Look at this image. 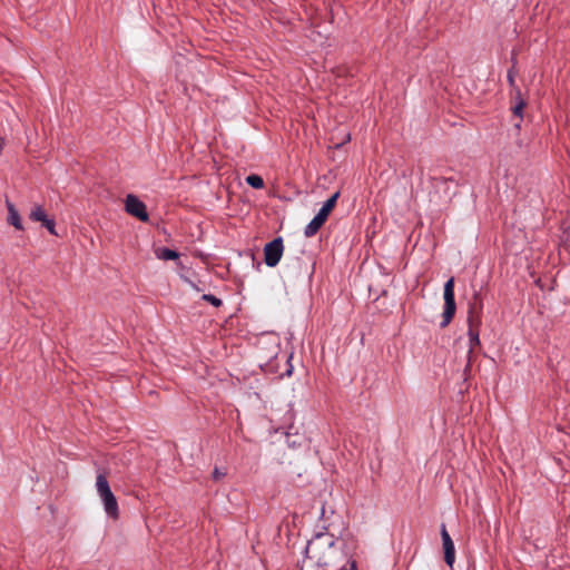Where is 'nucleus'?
I'll use <instances>...</instances> for the list:
<instances>
[{"label": "nucleus", "mask_w": 570, "mask_h": 570, "mask_svg": "<svg viewBox=\"0 0 570 570\" xmlns=\"http://www.w3.org/2000/svg\"><path fill=\"white\" fill-rule=\"evenodd\" d=\"M306 558L323 570H346L350 563L343 541L331 533H317L307 543Z\"/></svg>", "instance_id": "f257e3e1"}, {"label": "nucleus", "mask_w": 570, "mask_h": 570, "mask_svg": "<svg viewBox=\"0 0 570 570\" xmlns=\"http://www.w3.org/2000/svg\"><path fill=\"white\" fill-rule=\"evenodd\" d=\"M96 487H97V492L104 502V508H105L106 513L110 518L117 519L119 515L118 503H117V500H116L114 493L110 490L107 478L104 474H98L97 481H96Z\"/></svg>", "instance_id": "f03ea898"}, {"label": "nucleus", "mask_w": 570, "mask_h": 570, "mask_svg": "<svg viewBox=\"0 0 570 570\" xmlns=\"http://www.w3.org/2000/svg\"><path fill=\"white\" fill-rule=\"evenodd\" d=\"M443 298H444V311L442 314V322L441 327H446L452 318L454 317L455 311H456V304L454 298V278L451 277L446 281L444 284V292H443Z\"/></svg>", "instance_id": "7ed1b4c3"}, {"label": "nucleus", "mask_w": 570, "mask_h": 570, "mask_svg": "<svg viewBox=\"0 0 570 570\" xmlns=\"http://www.w3.org/2000/svg\"><path fill=\"white\" fill-rule=\"evenodd\" d=\"M283 250L284 245L281 237L267 243L264 247L265 264L269 267H275L282 258Z\"/></svg>", "instance_id": "20e7f679"}, {"label": "nucleus", "mask_w": 570, "mask_h": 570, "mask_svg": "<svg viewBox=\"0 0 570 570\" xmlns=\"http://www.w3.org/2000/svg\"><path fill=\"white\" fill-rule=\"evenodd\" d=\"M126 212L141 222H148L149 216L146 205L135 195H127L125 200Z\"/></svg>", "instance_id": "39448f33"}, {"label": "nucleus", "mask_w": 570, "mask_h": 570, "mask_svg": "<svg viewBox=\"0 0 570 570\" xmlns=\"http://www.w3.org/2000/svg\"><path fill=\"white\" fill-rule=\"evenodd\" d=\"M483 303L478 293H475L469 303L468 311V324L469 327H480L481 325V314H482Z\"/></svg>", "instance_id": "423d86ee"}, {"label": "nucleus", "mask_w": 570, "mask_h": 570, "mask_svg": "<svg viewBox=\"0 0 570 570\" xmlns=\"http://www.w3.org/2000/svg\"><path fill=\"white\" fill-rule=\"evenodd\" d=\"M527 106V101L522 98L521 96V90L519 88H515V91L513 92V96H512V106H511V110L513 112L514 116L519 117L520 120H522V117H523V109L525 108ZM520 122H517L514 126L515 128H520Z\"/></svg>", "instance_id": "0eeeda50"}, {"label": "nucleus", "mask_w": 570, "mask_h": 570, "mask_svg": "<svg viewBox=\"0 0 570 570\" xmlns=\"http://www.w3.org/2000/svg\"><path fill=\"white\" fill-rule=\"evenodd\" d=\"M327 217H328V215L320 209V212L316 214V216L305 227L304 235L306 237L314 236L321 229V227L324 225V223L327 220Z\"/></svg>", "instance_id": "6e6552de"}, {"label": "nucleus", "mask_w": 570, "mask_h": 570, "mask_svg": "<svg viewBox=\"0 0 570 570\" xmlns=\"http://www.w3.org/2000/svg\"><path fill=\"white\" fill-rule=\"evenodd\" d=\"M6 203H7V208H8V223L10 225L14 226L17 229L22 230L23 226H22L21 218H20V215H19L17 208L9 200H7Z\"/></svg>", "instance_id": "1a4fd4ad"}, {"label": "nucleus", "mask_w": 570, "mask_h": 570, "mask_svg": "<svg viewBox=\"0 0 570 570\" xmlns=\"http://www.w3.org/2000/svg\"><path fill=\"white\" fill-rule=\"evenodd\" d=\"M480 327H469L468 334H469V341H470V350H469V362L465 366V371L470 370V362H471V354L473 353L474 346L480 345Z\"/></svg>", "instance_id": "9d476101"}, {"label": "nucleus", "mask_w": 570, "mask_h": 570, "mask_svg": "<svg viewBox=\"0 0 570 570\" xmlns=\"http://www.w3.org/2000/svg\"><path fill=\"white\" fill-rule=\"evenodd\" d=\"M444 560L448 566L452 567L455 560V548L453 541L443 543Z\"/></svg>", "instance_id": "9b49d317"}, {"label": "nucleus", "mask_w": 570, "mask_h": 570, "mask_svg": "<svg viewBox=\"0 0 570 570\" xmlns=\"http://www.w3.org/2000/svg\"><path fill=\"white\" fill-rule=\"evenodd\" d=\"M29 218L41 224L48 218L46 212L40 205H35L29 214Z\"/></svg>", "instance_id": "f8f14e48"}, {"label": "nucleus", "mask_w": 570, "mask_h": 570, "mask_svg": "<svg viewBox=\"0 0 570 570\" xmlns=\"http://www.w3.org/2000/svg\"><path fill=\"white\" fill-rule=\"evenodd\" d=\"M156 255L158 258L164 261L177 259L179 257V254L177 252L165 247L157 249Z\"/></svg>", "instance_id": "ddd939ff"}, {"label": "nucleus", "mask_w": 570, "mask_h": 570, "mask_svg": "<svg viewBox=\"0 0 570 570\" xmlns=\"http://www.w3.org/2000/svg\"><path fill=\"white\" fill-rule=\"evenodd\" d=\"M340 197V193L336 191L334 193L323 205V207L321 208V210H323L325 214L330 215L331 212L334 209L336 203H337V199Z\"/></svg>", "instance_id": "4468645a"}, {"label": "nucleus", "mask_w": 570, "mask_h": 570, "mask_svg": "<svg viewBox=\"0 0 570 570\" xmlns=\"http://www.w3.org/2000/svg\"><path fill=\"white\" fill-rule=\"evenodd\" d=\"M246 183L256 189H262L264 187V180L261 176L252 174L246 177Z\"/></svg>", "instance_id": "2eb2a0df"}, {"label": "nucleus", "mask_w": 570, "mask_h": 570, "mask_svg": "<svg viewBox=\"0 0 570 570\" xmlns=\"http://www.w3.org/2000/svg\"><path fill=\"white\" fill-rule=\"evenodd\" d=\"M203 299L210 303L212 305L219 307L222 305V299L218 297L212 295V294H204Z\"/></svg>", "instance_id": "dca6fc26"}, {"label": "nucleus", "mask_w": 570, "mask_h": 570, "mask_svg": "<svg viewBox=\"0 0 570 570\" xmlns=\"http://www.w3.org/2000/svg\"><path fill=\"white\" fill-rule=\"evenodd\" d=\"M42 226L46 227L51 235H56V236L58 235L57 232H56L55 222L52 219L47 218L42 223Z\"/></svg>", "instance_id": "f3484780"}, {"label": "nucleus", "mask_w": 570, "mask_h": 570, "mask_svg": "<svg viewBox=\"0 0 570 570\" xmlns=\"http://www.w3.org/2000/svg\"><path fill=\"white\" fill-rule=\"evenodd\" d=\"M441 537H442V542L445 543V542H450L452 541L446 528L444 524H442L441 527Z\"/></svg>", "instance_id": "a211bd4d"}, {"label": "nucleus", "mask_w": 570, "mask_h": 570, "mask_svg": "<svg viewBox=\"0 0 570 570\" xmlns=\"http://www.w3.org/2000/svg\"><path fill=\"white\" fill-rule=\"evenodd\" d=\"M508 81H509V85L515 90V76H514V72L513 70H509L508 72Z\"/></svg>", "instance_id": "6ab92c4d"}, {"label": "nucleus", "mask_w": 570, "mask_h": 570, "mask_svg": "<svg viewBox=\"0 0 570 570\" xmlns=\"http://www.w3.org/2000/svg\"><path fill=\"white\" fill-rule=\"evenodd\" d=\"M225 475V472L219 471L218 469H215L213 472V479L219 480Z\"/></svg>", "instance_id": "aec40b11"}]
</instances>
